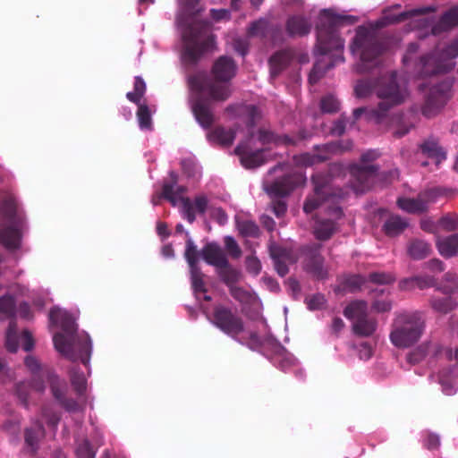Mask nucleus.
<instances>
[{"mask_svg": "<svg viewBox=\"0 0 458 458\" xmlns=\"http://www.w3.org/2000/svg\"><path fill=\"white\" fill-rule=\"evenodd\" d=\"M241 338H243L244 343L240 344L242 345H247L251 350H258L261 346L260 337L256 332H250L247 337L242 335Z\"/></svg>", "mask_w": 458, "mask_h": 458, "instance_id": "obj_62", "label": "nucleus"}, {"mask_svg": "<svg viewBox=\"0 0 458 458\" xmlns=\"http://www.w3.org/2000/svg\"><path fill=\"white\" fill-rule=\"evenodd\" d=\"M229 293L234 300L242 304H249L252 301L251 293L242 287L236 285L231 286Z\"/></svg>", "mask_w": 458, "mask_h": 458, "instance_id": "obj_50", "label": "nucleus"}, {"mask_svg": "<svg viewBox=\"0 0 458 458\" xmlns=\"http://www.w3.org/2000/svg\"><path fill=\"white\" fill-rule=\"evenodd\" d=\"M138 111H137V118L139 122V125L142 130H151L152 129V118L150 114L149 108L147 105L144 104H137Z\"/></svg>", "mask_w": 458, "mask_h": 458, "instance_id": "obj_45", "label": "nucleus"}, {"mask_svg": "<svg viewBox=\"0 0 458 458\" xmlns=\"http://www.w3.org/2000/svg\"><path fill=\"white\" fill-rule=\"evenodd\" d=\"M32 390L28 381H21L15 385V394L24 407H29L30 392Z\"/></svg>", "mask_w": 458, "mask_h": 458, "instance_id": "obj_51", "label": "nucleus"}, {"mask_svg": "<svg viewBox=\"0 0 458 458\" xmlns=\"http://www.w3.org/2000/svg\"><path fill=\"white\" fill-rule=\"evenodd\" d=\"M350 174L353 191L356 193H363L374 185L378 175V166L353 164L350 166Z\"/></svg>", "mask_w": 458, "mask_h": 458, "instance_id": "obj_14", "label": "nucleus"}, {"mask_svg": "<svg viewBox=\"0 0 458 458\" xmlns=\"http://www.w3.org/2000/svg\"><path fill=\"white\" fill-rule=\"evenodd\" d=\"M398 207L411 214H420L428 210V201L420 195L418 198H400L397 200Z\"/></svg>", "mask_w": 458, "mask_h": 458, "instance_id": "obj_30", "label": "nucleus"}, {"mask_svg": "<svg viewBox=\"0 0 458 458\" xmlns=\"http://www.w3.org/2000/svg\"><path fill=\"white\" fill-rule=\"evenodd\" d=\"M453 81L445 79L434 85L426 97L422 114L427 117L436 115L452 97Z\"/></svg>", "mask_w": 458, "mask_h": 458, "instance_id": "obj_12", "label": "nucleus"}, {"mask_svg": "<svg viewBox=\"0 0 458 458\" xmlns=\"http://www.w3.org/2000/svg\"><path fill=\"white\" fill-rule=\"evenodd\" d=\"M236 64L232 57L220 56L213 64L214 81L203 73L189 77V86L194 92L206 93L210 100L224 102L231 96L230 86L227 84L235 75Z\"/></svg>", "mask_w": 458, "mask_h": 458, "instance_id": "obj_4", "label": "nucleus"}, {"mask_svg": "<svg viewBox=\"0 0 458 458\" xmlns=\"http://www.w3.org/2000/svg\"><path fill=\"white\" fill-rule=\"evenodd\" d=\"M199 0H182V8L188 16H195L199 13L198 7Z\"/></svg>", "mask_w": 458, "mask_h": 458, "instance_id": "obj_64", "label": "nucleus"}, {"mask_svg": "<svg viewBox=\"0 0 458 458\" xmlns=\"http://www.w3.org/2000/svg\"><path fill=\"white\" fill-rule=\"evenodd\" d=\"M350 49L352 55L359 56L361 62L360 72H366L378 64L379 56L384 51V45L374 30L359 26Z\"/></svg>", "mask_w": 458, "mask_h": 458, "instance_id": "obj_9", "label": "nucleus"}, {"mask_svg": "<svg viewBox=\"0 0 458 458\" xmlns=\"http://www.w3.org/2000/svg\"><path fill=\"white\" fill-rule=\"evenodd\" d=\"M394 74L395 81L397 82L395 72H391L390 73L381 76L378 79V81H377V83H374L370 80H362V81H358V83L356 84V86L354 88V92H355L356 97L360 98H367L373 91L376 92L377 87L380 84V82L382 81V80L384 78L394 75Z\"/></svg>", "mask_w": 458, "mask_h": 458, "instance_id": "obj_33", "label": "nucleus"}, {"mask_svg": "<svg viewBox=\"0 0 458 458\" xmlns=\"http://www.w3.org/2000/svg\"><path fill=\"white\" fill-rule=\"evenodd\" d=\"M358 21L353 15L340 14L334 9H323L317 24V44L315 52L321 55L313 65L309 81L316 83L325 72L336 64L344 62V40L339 34L344 25H352Z\"/></svg>", "mask_w": 458, "mask_h": 458, "instance_id": "obj_1", "label": "nucleus"}, {"mask_svg": "<svg viewBox=\"0 0 458 458\" xmlns=\"http://www.w3.org/2000/svg\"><path fill=\"white\" fill-rule=\"evenodd\" d=\"M408 226V222L400 216H390L383 225V231L387 236L394 237L402 233Z\"/></svg>", "mask_w": 458, "mask_h": 458, "instance_id": "obj_34", "label": "nucleus"}, {"mask_svg": "<svg viewBox=\"0 0 458 458\" xmlns=\"http://www.w3.org/2000/svg\"><path fill=\"white\" fill-rule=\"evenodd\" d=\"M437 289L445 294H451L458 289L457 276L455 274L446 273L444 280Z\"/></svg>", "mask_w": 458, "mask_h": 458, "instance_id": "obj_47", "label": "nucleus"}, {"mask_svg": "<svg viewBox=\"0 0 458 458\" xmlns=\"http://www.w3.org/2000/svg\"><path fill=\"white\" fill-rule=\"evenodd\" d=\"M247 110V121H246V126L248 128H253L257 122L261 118V113L259 109L253 105L248 106L246 107Z\"/></svg>", "mask_w": 458, "mask_h": 458, "instance_id": "obj_60", "label": "nucleus"}, {"mask_svg": "<svg viewBox=\"0 0 458 458\" xmlns=\"http://www.w3.org/2000/svg\"><path fill=\"white\" fill-rule=\"evenodd\" d=\"M217 275L220 280L228 287L235 285L241 278V273L236 268L233 267L229 261L225 266H220L216 268Z\"/></svg>", "mask_w": 458, "mask_h": 458, "instance_id": "obj_37", "label": "nucleus"}, {"mask_svg": "<svg viewBox=\"0 0 458 458\" xmlns=\"http://www.w3.org/2000/svg\"><path fill=\"white\" fill-rule=\"evenodd\" d=\"M366 279L360 275H350L344 277L335 289V292L341 294L354 293L360 291Z\"/></svg>", "mask_w": 458, "mask_h": 458, "instance_id": "obj_27", "label": "nucleus"}, {"mask_svg": "<svg viewBox=\"0 0 458 458\" xmlns=\"http://www.w3.org/2000/svg\"><path fill=\"white\" fill-rule=\"evenodd\" d=\"M429 305L432 310L440 314H447L455 310L458 302L451 296L445 297H431L429 299Z\"/></svg>", "mask_w": 458, "mask_h": 458, "instance_id": "obj_35", "label": "nucleus"}, {"mask_svg": "<svg viewBox=\"0 0 458 458\" xmlns=\"http://www.w3.org/2000/svg\"><path fill=\"white\" fill-rule=\"evenodd\" d=\"M267 32V21L264 19L252 21L247 30L250 37L265 38Z\"/></svg>", "mask_w": 458, "mask_h": 458, "instance_id": "obj_48", "label": "nucleus"}, {"mask_svg": "<svg viewBox=\"0 0 458 458\" xmlns=\"http://www.w3.org/2000/svg\"><path fill=\"white\" fill-rule=\"evenodd\" d=\"M41 416L46 420L49 428L56 429L60 421V415L55 412L50 406L45 405L41 409Z\"/></svg>", "mask_w": 458, "mask_h": 458, "instance_id": "obj_55", "label": "nucleus"}, {"mask_svg": "<svg viewBox=\"0 0 458 458\" xmlns=\"http://www.w3.org/2000/svg\"><path fill=\"white\" fill-rule=\"evenodd\" d=\"M430 251V245L422 240H413L408 246V253L413 259H423Z\"/></svg>", "mask_w": 458, "mask_h": 458, "instance_id": "obj_39", "label": "nucleus"}, {"mask_svg": "<svg viewBox=\"0 0 458 458\" xmlns=\"http://www.w3.org/2000/svg\"><path fill=\"white\" fill-rule=\"evenodd\" d=\"M224 242L226 251L233 259H239L242 256V251L232 236H225Z\"/></svg>", "mask_w": 458, "mask_h": 458, "instance_id": "obj_58", "label": "nucleus"}, {"mask_svg": "<svg viewBox=\"0 0 458 458\" xmlns=\"http://www.w3.org/2000/svg\"><path fill=\"white\" fill-rule=\"evenodd\" d=\"M215 40L216 36L210 32L208 21L193 22L182 33L184 60L191 64H196L204 54L214 49Z\"/></svg>", "mask_w": 458, "mask_h": 458, "instance_id": "obj_8", "label": "nucleus"}, {"mask_svg": "<svg viewBox=\"0 0 458 458\" xmlns=\"http://www.w3.org/2000/svg\"><path fill=\"white\" fill-rule=\"evenodd\" d=\"M389 338L397 348H409L419 342L426 328L423 312L402 311L394 314Z\"/></svg>", "mask_w": 458, "mask_h": 458, "instance_id": "obj_7", "label": "nucleus"}, {"mask_svg": "<svg viewBox=\"0 0 458 458\" xmlns=\"http://www.w3.org/2000/svg\"><path fill=\"white\" fill-rule=\"evenodd\" d=\"M45 437V428L42 422L38 420L35 421L33 426L25 429V442L32 449L38 448L40 439Z\"/></svg>", "mask_w": 458, "mask_h": 458, "instance_id": "obj_36", "label": "nucleus"}, {"mask_svg": "<svg viewBox=\"0 0 458 458\" xmlns=\"http://www.w3.org/2000/svg\"><path fill=\"white\" fill-rule=\"evenodd\" d=\"M376 95L380 99L377 107L354 109L352 113L354 120H358L362 114H365L368 120L379 124L387 116L390 109L403 104L408 96L406 89H402L395 81L394 74L382 80L377 87Z\"/></svg>", "mask_w": 458, "mask_h": 458, "instance_id": "obj_6", "label": "nucleus"}, {"mask_svg": "<svg viewBox=\"0 0 458 458\" xmlns=\"http://www.w3.org/2000/svg\"><path fill=\"white\" fill-rule=\"evenodd\" d=\"M234 152L240 157L242 165L246 168H256L266 163L265 149L252 151L247 142L238 144Z\"/></svg>", "mask_w": 458, "mask_h": 458, "instance_id": "obj_19", "label": "nucleus"}, {"mask_svg": "<svg viewBox=\"0 0 458 458\" xmlns=\"http://www.w3.org/2000/svg\"><path fill=\"white\" fill-rule=\"evenodd\" d=\"M421 153L428 158H433L437 163L445 159V154L435 140H427L420 145Z\"/></svg>", "mask_w": 458, "mask_h": 458, "instance_id": "obj_38", "label": "nucleus"}, {"mask_svg": "<svg viewBox=\"0 0 458 458\" xmlns=\"http://www.w3.org/2000/svg\"><path fill=\"white\" fill-rule=\"evenodd\" d=\"M42 377L49 385L54 398L67 411H75L79 409L76 400L66 396L68 386L64 379L61 378L54 370L47 369L43 370Z\"/></svg>", "mask_w": 458, "mask_h": 458, "instance_id": "obj_13", "label": "nucleus"}, {"mask_svg": "<svg viewBox=\"0 0 458 458\" xmlns=\"http://www.w3.org/2000/svg\"><path fill=\"white\" fill-rule=\"evenodd\" d=\"M212 325L238 343H244L241 335L245 333V324L241 316L230 307L216 305L209 318Z\"/></svg>", "mask_w": 458, "mask_h": 458, "instance_id": "obj_10", "label": "nucleus"}, {"mask_svg": "<svg viewBox=\"0 0 458 458\" xmlns=\"http://www.w3.org/2000/svg\"><path fill=\"white\" fill-rule=\"evenodd\" d=\"M325 161H327V157L321 156L320 154L304 153L298 158V162L305 166H310Z\"/></svg>", "mask_w": 458, "mask_h": 458, "instance_id": "obj_57", "label": "nucleus"}, {"mask_svg": "<svg viewBox=\"0 0 458 458\" xmlns=\"http://www.w3.org/2000/svg\"><path fill=\"white\" fill-rule=\"evenodd\" d=\"M305 302L310 310H321L326 304L325 296L321 293L313 294L307 297Z\"/></svg>", "mask_w": 458, "mask_h": 458, "instance_id": "obj_59", "label": "nucleus"}, {"mask_svg": "<svg viewBox=\"0 0 458 458\" xmlns=\"http://www.w3.org/2000/svg\"><path fill=\"white\" fill-rule=\"evenodd\" d=\"M76 454L78 458H95V452L89 440H83L77 447Z\"/></svg>", "mask_w": 458, "mask_h": 458, "instance_id": "obj_61", "label": "nucleus"}, {"mask_svg": "<svg viewBox=\"0 0 458 458\" xmlns=\"http://www.w3.org/2000/svg\"><path fill=\"white\" fill-rule=\"evenodd\" d=\"M344 317L353 321H357L362 318L369 316L368 303L362 300L351 301L344 310Z\"/></svg>", "mask_w": 458, "mask_h": 458, "instance_id": "obj_31", "label": "nucleus"}, {"mask_svg": "<svg viewBox=\"0 0 458 458\" xmlns=\"http://www.w3.org/2000/svg\"><path fill=\"white\" fill-rule=\"evenodd\" d=\"M195 93L196 95L191 101V111L199 124L204 129H209L215 123L210 101L203 98L204 93Z\"/></svg>", "mask_w": 458, "mask_h": 458, "instance_id": "obj_16", "label": "nucleus"}, {"mask_svg": "<svg viewBox=\"0 0 458 458\" xmlns=\"http://www.w3.org/2000/svg\"><path fill=\"white\" fill-rule=\"evenodd\" d=\"M368 280L376 284H390L395 281V276L386 272H371L369 274Z\"/></svg>", "mask_w": 458, "mask_h": 458, "instance_id": "obj_53", "label": "nucleus"}, {"mask_svg": "<svg viewBox=\"0 0 458 458\" xmlns=\"http://www.w3.org/2000/svg\"><path fill=\"white\" fill-rule=\"evenodd\" d=\"M205 262L216 268L227 264V258L222 248L216 242L207 243L200 250Z\"/></svg>", "mask_w": 458, "mask_h": 458, "instance_id": "obj_22", "label": "nucleus"}, {"mask_svg": "<svg viewBox=\"0 0 458 458\" xmlns=\"http://www.w3.org/2000/svg\"><path fill=\"white\" fill-rule=\"evenodd\" d=\"M377 328V320L367 316L352 322V329L354 335L361 337L371 336Z\"/></svg>", "mask_w": 458, "mask_h": 458, "instance_id": "obj_29", "label": "nucleus"}, {"mask_svg": "<svg viewBox=\"0 0 458 458\" xmlns=\"http://www.w3.org/2000/svg\"><path fill=\"white\" fill-rule=\"evenodd\" d=\"M312 29L310 20L301 14L290 15L285 21V32L290 38H302L309 35Z\"/></svg>", "mask_w": 458, "mask_h": 458, "instance_id": "obj_20", "label": "nucleus"}, {"mask_svg": "<svg viewBox=\"0 0 458 458\" xmlns=\"http://www.w3.org/2000/svg\"><path fill=\"white\" fill-rule=\"evenodd\" d=\"M200 255V251L197 250V246L193 242V241L189 238L186 241V248L184 252V258L189 265L190 268L199 267V256Z\"/></svg>", "mask_w": 458, "mask_h": 458, "instance_id": "obj_43", "label": "nucleus"}, {"mask_svg": "<svg viewBox=\"0 0 458 458\" xmlns=\"http://www.w3.org/2000/svg\"><path fill=\"white\" fill-rule=\"evenodd\" d=\"M314 185V194L308 197L303 205L305 213L310 214L326 202L332 201L326 208L327 215L329 217L318 218L315 222L313 234L318 241L325 242L332 238L338 232L339 225L337 221L344 216L342 208L335 204V199L341 195L332 192L328 177L317 174L311 177Z\"/></svg>", "mask_w": 458, "mask_h": 458, "instance_id": "obj_2", "label": "nucleus"}, {"mask_svg": "<svg viewBox=\"0 0 458 458\" xmlns=\"http://www.w3.org/2000/svg\"><path fill=\"white\" fill-rule=\"evenodd\" d=\"M258 140L263 145L266 144H275L276 146L284 145V146H295L296 140H294L289 135H279L274 132L273 131L267 130L264 128H260L258 131Z\"/></svg>", "mask_w": 458, "mask_h": 458, "instance_id": "obj_24", "label": "nucleus"}, {"mask_svg": "<svg viewBox=\"0 0 458 458\" xmlns=\"http://www.w3.org/2000/svg\"><path fill=\"white\" fill-rule=\"evenodd\" d=\"M71 384L78 395H83L87 388V380L82 371L77 367H72L70 369Z\"/></svg>", "mask_w": 458, "mask_h": 458, "instance_id": "obj_40", "label": "nucleus"}, {"mask_svg": "<svg viewBox=\"0 0 458 458\" xmlns=\"http://www.w3.org/2000/svg\"><path fill=\"white\" fill-rule=\"evenodd\" d=\"M339 108L340 103L333 95H327L320 100V109L323 113H336Z\"/></svg>", "mask_w": 458, "mask_h": 458, "instance_id": "obj_52", "label": "nucleus"}, {"mask_svg": "<svg viewBox=\"0 0 458 458\" xmlns=\"http://www.w3.org/2000/svg\"><path fill=\"white\" fill-rule=\"evenodd\" d=\"M426 345H420L407 355V361L411 365L420 362L426 356Z\"/></svg>", "mask_w": 458, "mask_h": 458, "instance_id": "obj_63", "label": "nucleus"}, {"mask_svg": "<svg viewBox=\"0 0 458 458\" xmlns=\"http://www.w3.org/2000/svg\"><path fill=\"white\" fill-rule=\"evenodd\" d=\"M191 286L195 293H206L207 288L204 282V274L200 267L190 268Z\"/></svg>", "mask_w": 458, "mask_h": 458, "instance_id": "obj_44", "label": "nucleus"}, {"mask_svg": "<svg viewBox=\"0 0 458 458\" xmlns=\"http://www.w3.org/2000/svg\"><path fill=\"white\" fill-rule=\"evenodd\" d=\"M50 319L58 323L64 331L53 337L55 349L72 360H80L88 365L92 351L91 340L88 334L77 335V325L72 316L66 311L52 310Z\"/></svg>", "mask_w": 458, "mask_h": 458, "instance_id": "obj_3", "label": "nucleus"}, {"mask_svg": "<svg viewBox=\"0 0 458 458\" xmlns=\"http://www.w3.org/2000/svg\"><path fill=\"white\" fill-rule=\"evenodd\" d=\"M436 246L440 255L449 259L458 255V233L437 237Z\"/></svg>", "mask_w": 458, "mask_h": 458, "instance_id": "obj_25", "label": "nucleus"}, {"mask_svg": "<svg viewBox=\"0 0 458 458\" xmlns=\"http://www.w3.org/2000/svg\"><path fill=\"white\" fill-rule=\"evenodd\" d=\"M16 312V301L13 296L5 294L0 297V314L4 318H11Z\"/></svg>", "mask_w": 458, "mask_h": 458, "instance_id": "obj_42", "label": "nucleus"}, {"mask_svg": "<svg viewBox=\"0 0 458 458\" xmlns=\"http://www.w3.org/2000/svg\"><path fill=\"white\" fill-rule=\"evenodd\" d=\"M314 149L316 151L315 154H320L321 156H326L327 160H328L331 155L341 152L340 145L336 142H330L322 146H315Z\"/></svg>", "mask_w": 458, "mask_h": 458, "instance_id": "obj_56", "label": "nucleus"}, {"mask_svg": "<svg viewBox=\"0 0 458 458\" xmlns=\"http://www.w3.org/2000/svg\"><path fill=\"white\" fill-rule=\"evenodd\" d=\"M293 57V54L290 50H281L275 53L269 58L271 76H277L284 69L287 67Z\"/></svg>", "mask_w": 458, "mask_h": 458, "instance_id": "obj_28", "label": "nucleus"}, {"mask_svg": "<svg viewBox=\"0 0 458 458\" xmlns=\"http://www.w3.org/2000/svg\"><path fill=\"white\" fill-rule=\"evenodd\" d=\"M236 132L233 129H225L222 126H217L208 134L209 140L216 142L222 146L229 147L233 144L235 139Z\"/></svg>", "mask_w": 458, "mask_h": 458, "instance_id": "obj_32", "label": "nucleus"}, {"mask_svg": "<svg viewBox=\"0 0 458 458\" xmlns=\"http://www.w3.org/2000/svg\"><path fill=\"white\" fill-rule=\"evenodd\" d=\"M146 92V83L140 76H136L134 80V90L128 92L126 98L132 103L139 104Z\"/></svg>", "mask_w": 458, "mask_h": 458, "instance_id": "obj_46", "label": "nucleus"}, {"mask_svg": "<svg viewBox=\"0 0 458 458\" xmlns=\"http://www.w3.org/2000/svg\"><path fill=\"white\" fill-rule=\"evenodd\" d=\"M0 244L13 252L21 247V240L27 230L23 210L13 194H5L0 204Z\"/></svg>", "mask_w": 458, "mask_h": 458, "instance_id": "obj_5", "label": "nucleus"}, {"mask_svg": "<svg viewBox=\"0 0 458 458\" xmlns=\"http://www.w3.org/2000/svg\"><path fill=\"white\" fill-rule=\"evenodd\" d=\"M171 180L169 182H165L162 188V197L167 199L174 207L177 205V201H180V197L177 199V195H181L186 191L184 186L177 185V175L174 172L170 173Z\"/></svg>", "mask_w": 458, "mask_h": 458, "instance_id": "obj_26", "label": "nucleus"}, {"mask_svg": "<svg viewBox=\"0 0 458 458\" xmlns=\"http://www.w3.org/2000/svg\"><path fill=\"white\" fill-rule=\"evenodd\" d=\"M453 68L454 64L443 62L441 56H439L438 49H435L431 53L422 55L416 64L419 76L421 78L445 73Z\"/></svg>", "mask_w": 458, "mask_h": 458, "instance_id": "obj_15", "label": "nucleus"}, {"mask_svg": "<svg viewBox=\"0 0 458 458\" xmlns=\"http://www.w3.org/2000/svg\"><path fill=\"white\" fill-rule=\"evenodd\" d=\"M180 202L182 208V216L192 224L196 220V214L204 215L208 209V199L203 195H198L191 200L188 197H181Z\"/></svg>", "mask_w": 458, "mask_h": 458, "instance_id": "obj_18", "label": "nucleus"}, {"mask_svg": "<svg viewBox=\"0 0 458 458\" xmlns=\"http://www.w3.org/2000/svg\"><path fill=\"white\" fill-rule=\"evenodd\" d=\"M400 4H394L387 9L384 10V19L387 23H399L415 16L425 15L429 13H435L437 11L436 6H426L420 8H413L405 12H402L397 15L391 13V9H399Z\"/></svg>", "mask_w": 458, "mask_h": 458, "instance_id": "obj_21", "label": "nucleus"}, {"mask_svg": "<svg viewBox=\"0 0 458 458\" xmlns=\"http://www.w3.org/2000/svg\"><path fill=\"white\" fill-rule=\"evenodd\" d=\"M439 56L443 62L454 64V59L458 56V40H454L443 49H438Z\"/></svg>", "mask_w": 458, "mask_h": 458, "instance_id": "obj_49", "label": "nucleus"}, {"mask_svg": "<svg viewBox=\"0 0 458 458\" xmlns=\"http://www.w3.org/2000/svg\"><path fill=\"white\" fill-rule=\"evenodd\" d=\"M302 182V176L298 173L286 174L274 181L267 188V193L272 197L289 195Z\"/></svg>", "mask_w": 458, "mask_h": 458, "instance_id": "obj_17", "label": "nucleus"}, {"mask_svg": "<svg viewBox=\"0 0 458 458\" xmlns=\"http://www.w3.org/2000/svg\"><path fill=\"white\" fill-rule=\"evenodd\" d=\"M458 25V5L454 6L442 14L437 23H436L431 32L433 35H439Z\"/></svg>", "mask_w": 458, "mask_h": 458, "instance_id": "obj_23", "label": "nucleus"}, {"mask_svg": "<svg viewBox=\"0 0 458 458\" xmlns=\"http://www.w3.org/2000/svg\"><path fill=\"white\" fill-rule=\"evenodd\" d=\"M322 248L321 243L312 242L300 249L303 270L318 280H325L328 276L325 258L321 254Z\"/></svg>", "mask_w": 458, "mask_h": 458, "instance_id": "obj_11", "label": "nucleus"}, {"mask_svg": "<svg viewBox=\"0 0 458 458\" xmlns=\"http://www.w3.org/2000/svg\"><path fill=\"white\" fill-rule=\"evenodd\" d=\"M237 229L243 237L257 238L260 234L259 225L252 220H238Z\"/></svg>", "mask_w": 458, "mask_h": 458, "instance_id": "obj_41", "label": "nucleus"}, {"mask_svg": "<svg viewBox=\"0 0 458 458\" xmlns=\"http://www.w3.org/2000/svg\"><path fill=\"white\" fill-rule=\"evenodd\" d=\"M438 225L446 232L455 231L458 229V215L448 213L438 220Z\"/></svg>", "mask_w": 458, "mask_h": 458, "instance_id": "obj_54", "label": "nucleus"}]
</instances>
